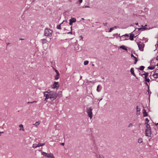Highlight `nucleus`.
I'll return each instance as SVG.
<instances>
[{
  "label": "nucleus",
  "instance_id": "4c0bfd02",
  "mask_svg": "<svg viewBox=\"0 0 158 158\" xmlns=\"http://www.w3.org/2000/svg\"><path fill=\"white\" fill-rule=\"evenodd\" d=\"M71 32H68V34H72V26L71 27Z\"/></svg>",
  "mask_w": 158,
  "mask_h": 158
},
{
  "label": "nucleus",
  "instance_id": "603ef678",
  "mask_svg": "<svg viewBox=\"0 0 158 158\" xmlns=\"http://www.w3.org/2000/svg\"><path fill=\"white\" fill-rule=\"evenodd\" d=\"M102 98H101V99L99 101H101V100H102Z\"/></svg>",
  "mask_w": 158,
  "mask_h": 158
},
{
  "label": "nucleus",
  "instance_id": "37998d69",
  "mask_svg": "<svg viewBox=\"0 0 158 158\" xmlns=\"http://www.w3.org/2000/svg\"><path fill=\"white\" fill-rule=\"evenodd\" d=\"M145 84H146V85H147L148 86V87H149L148 85V84H147V82L145 83Z\"/></svg>",
  "mask_w": 158,
  "mask_h": 158
},
{
  "label": "nucleus",
  "instance_id": "c9c22d12",
  "mask_svg": "<svg viewBox=\"0 0 158 158\" xmlns=\"http://www.w3.org/2000/svg\"><path fill=\"white\" fill-rule=\"evenodd\" d=\"M97 158H104V157L102 155H99V157H98Z\"/></svg>",
  "mask_w": 158,
  "mask_h": 158
},
{
  "label": "nucleus",
  "instance_id": "a18cd8bd",
  "mask_svg": "<svg viewBox=\"0 0 158 158\" xmlns=\"http://www.w3.org/2000/svg\"><path fill=\"white\" fill-rule=\"evenodd\" d=\"M24 39H22V38H20L19 39V40H24Z\"/></svg>",
  "mask_w": 158,
  "mask_h": 158
},
{
  "label": "nucleus",
  "instance_id": "20e7f679",
  "mask_svg": "<svg viewBox=\"0 0 158 158\" xmlns=\"http://www.w3.org/2000/svg\"><path fill=\"white\" fill-rule=\"evenodd\" d=\"M137 44L139 50L141 51H143L145 45L144 43L141 42H139L137 43Z\"/></svg>",
  "mask_w": 158,
  "mask_h": 158
},
{
  "label": "nucleus",
  "instance_id": "9b49d317",
  "mask_svg": "<svg viewBox=\"0 0 158 158\" xmlns=\"http://www.w3.org/2000/svg\"><path fill=\"white\" fill-rule=\"evenodd\" d=\"M140 109L139 108L138 106H136V114L137 115H139L140 114Z\"/></svg>",
  "mask_w": 158,
  "mask_h": 158
},
{
  "label": "nucleus",
  "instance_id": "6ab92c4d",
  "mask_svg": "<svg viewBox=\"0 0 158 158\" xmlns=\"http://www.w3.org/2000/svg\"><path fill=\"white\" fill-rule=\"evenodd\" d=\"M149 122V120L148 119V118H146L145 119V124L146 125V126H147V125H149L148 124Z\"/></svg>",
  "mask_w": 158,
  "mask_h": 158
},
{
  "label": "nucleus",
  "instance_id": "de8ad7c7",
  "mask_svg": "<svg viewBox=\"0 0 158 158\" xmlns=\"http://www.w3.org/2000/svg\"><path fill=\"white\" fill-rule=\"evenodd\" d=\"M80 37H81V39H83V37H82V36H80Z\"/></svg>",
  "mask_w": 158,
  "mask_h": 158
},
{
  "label": "nucleus",
  "instance_id": "72a5a7b5",
  "mask_svg": "<svg viewBox=\"0 0 158 158\" xmlns=\"http://www.w3.org/2000/svg\"><path fill=\"white\" fill-rule=\"evenodd\" d=\"M113 29H114L113 27H112V28H110V29L109 30V32H111L112 30H113Z\"/></svg>",
  "mask_w": 158,
  "mask_h": 158
},
{
  "label": "nucleus",
  "instance_id": "423d86ee",
  "mask_svg": "<svg viewBox=\"0 0 158 158\" xmlns=\"http://www.w3.org/2000/svg\"><path fill=\"white\" fill-rule=\"evenodd\" d=\"M92 109L91 108H89L87 110L86 112L88 114V116L89 117L90 119H91L92 118Z\"/></svg>",
  "mask_w": 158,
  "mask_h": 158
},
{
  "label": "nucleus",
  "instance_id": "2f4dec72",
  "mask_svg": "<svg viewBox=\"0 0 158 158\" xmlns=\"http://www.w3.org/2000/svg\"><path fill=\"white\" fill-rule=\"evenodd\" d=\"M133 125L132 123H129L128 125V127H131L133 126Z\"/></svg>",
  "mask_w": 158,
  "mask_h": 158
},
{
  "label": "nucleus",
  "instance_id": "a878e982",
  "mask_svg": "<svg viewBox=\"0 0 158 158\" xmlns=\"http://www.w3.org/2000/svg\"><path fill=\"white\" fill-rule=\"evenodd\" d=\"M144 68L145 67L144 66H140L139 69H140V70L142 71L144 69Z\"/></svg>",
  "mask_w": 158,
  "mask_h": 158
},
{
  "label": "nucleus",
  "instance_id": "393cba45",
  "mask_svg": "<svg viewBox=\"0 0 158 158\" xmlns=\"http://www.w3.org/2000/svg\"><path fill=\"white\" fill-rule=\"evenodd\" d=\"M19 127L20 128L19 129V130H21V128L22 127L23 128V125H22V124H20V125H19ZM22 130L23 131H24V130L23 128Z\"/></svg>",
  "mask_w": 158,
  "mask_h": 158
},
{
  "label": "nucleus",
  "instance_id": "6e6552de",
  "mask_svg": "<svg viewBox=\"0 0 158 158\" xmlns=\"http://www.w3.org/2000/svg\"><path fill=\"white\" fill-rule=\"evenodd\" d=\"M152 76L154 78H158V69L155 70Z\"/></svg>",
  "mask_w": 158,
  "mask_h": 158
},
{
  "label": "nucleus",
  "instance_id": "1a4fd4ad",
  "mask_svg": "<svg viewBox=\"0 0 158 158\" xmlns=\"http://www.w3.org/2000/svg\"><path fill=\"white\" fill-rule=\"evenodd\" d=\"M69 24L70 25H72L73 23L75 22L76 21V19L75 18H72L71 19H70L69 20Z\"/></svg>",
  "mask_w": 158,
  "mask_h": 158
},
{
  "label": "nucleus",
  "instance_id": "f3484780",
  "mask_svg": "<svg viewBox=\"0 0 158 158\" xmlns=\"http://www.w3.org/2000/svg\"><path fill=\"white\" fill-rule=\"evenodd\" d=\"M134 35L133 34H131L130 36L129 39L131 40H134Z\"/></svg>",
  "mask_w": 158,
  "mask_h": 158
},
{
  "label": "nucleus",
  "instance_id": "8fccbe9b",
  "mask_svg": "<svg viewBox=\"0 0 158 158\" xmlns=\"http://www.w3.org/2000/svg\"><path fill=\"white\" fill-rule=\"evenodd\" d=\"M135 24L136 25H138V23H135Z\"/></svg>",
  "mask_w": 158,
  "mask_h": 158
},
{
  "label": "nucleus",
  "instance_id": "f8f14e48",
  "mask_svg": "<svg viewBox=\"0 0 158 158\" xmlns=\"http://www.w3.org/2000/svg\"><path fill=\"white\" fill-rule=\"evenodd\" d=\"M143 117H146L148 115V114L146 110L144 109L143 110Z\"/></svg>",
  "mask_w": 158,
  "mask_h": 158
},
{
  "label": "nucleus",
  "instance_id": "473e14b6",
  "mask_svg": "<svg viewBox=\"0 0 158 158\" xmlns=\"http://www.w3.org/2000/svg\"><path fill=\"white\" fill-rule=\"evenodd\" d=\"M62 23H61L60 25H58L57 26V29H61V27H60V25Z\"/></svg>",
  "mask_w": 158,
  "mask_h": 158
},
{
  "label": "nucleus",
  "instance_id": "cd10ccee",
  "mask_svg": "<svg viewBox=\"0 0 158 158\" xmlns=\"http://www.w3.org/2000/svg\"><path fill=\"white\" fill-rule=\"evenodd\" d=\"M32 147L34 148H36L38 147L37 144H33V145H32Z\"/></svg>",
  "mask_w": 158,
  "mask_h": 158
},
{
  "label": "nucleus",
  "instance_id": "9d476101",
  "mask_svg": "<svg viewBox=\"0 0 158 158\" xmlns=\"http://www.w3.org/2000/svg\"><path fill=\"white\" fill-rule=\"evenodd\" d=\"M55 71L56 73V74L55 76V79L56 80H57L59 78V76L60 75V74L58 71L57 70H55Z\"/></svg>",
  "mask_w": 158,
  "mask_h": 158
},
{
  "label": "nucleus",
  "instance_id": "a19ab883",
  "mask_svg": "<svg viewBox=\"0 0 158 158\" xmlns=\"http://www.w3.org/2000/svg\"><path fill=\"white\" fill-rule=\"evenodd\" d=\"M79 2L81 3L82 2V0H79Z\"/></svg>",
  "mask_w": 158,
  "mask_h": 158
},
{
  "label": "nucleus",
  "instance_id": "b1692460",
  "mask_svg": "<svg viewBox=\"0 0 158 158\" xmlns=\"http://www.w3.org/2000/svg\"><path fill=\"white\" fill-rule=\"evenodd\" d=\"M138 30H142V31L145 30L147 29L146 27H142L138 28Z\"/></svg>",
  "mask_w": 158,
  "mask_h": 158
},
{
  "label": "nucleus",
  "instance_id": "4468645a",
  "mask_svg": "<svg viewBox=\"0 0 158 158\" xmlns=\"http://www.w3.org/2000/svg\"><path fill=\"white\" fill-rule=\"evenodd\" d=\"M57 97L58 96L59 98L61 97L62 96V91H59L58 93L57 94Z\"/></svg>",
  "mask_w": 158,
  "mask_h": 158
},
{
  "label": "nucleus",
  "instance_id": "7ed1b4c3",
  "mask_svg": "<svg viewBox=\"0 0 158 158\" xmlns=\"http://www.w3.org/2000/svg\"><path fill=\"white\" fill-rule=\"evenodd\" d=\"M52 31L50 29H46L44 31L45 35L47 36H51Z\"/></svg>",
  "mask_w": 158,
  "mask_h": 158
},
{
  "label": "nucleus",
  "instance_id": "c756f323",
  "mask_svg": "<svg viewBox=\"0 0 158 158\" xmlns=\"http://www.w3.org/2000/svg\"><path fill=\"white\" fill-rule=\"evenodd\" d=\"M89 63V61L88 60H85L84 62V64L85 65H86L88 64Z\"/></svg>",
  "mask_w": 158,
  "mask_h": 158
},
{
  "label": "nucleus",
  "instance_id": "bb28decb",
  "mask_svg": "<svg viewBox=\"0 0 158 158\" xmlns=\"http://www.w3.org/2000/svg\"><path fill=\"white\" fill-rule=\"evenodd\" d=\"M42 40V43L43 44H44L47 42V40L46 39H43Z\"/></svg>",
  "mask_w": 158,
  "mask_h": 158
},
{
  "label": "nucleus",
  "instance_id": "aec40b11",
  "mask_svg": "<svg viewBox=\"0 0 158 158\" xmlns=\"http://www.w3.org/2000/svg\"><path fill=\"white\" fill-rule=\"evenodd\" d=\"M144 75L145 76L144 78L147 77L148 75V73H143V74H142V75Z\"/></svg>",
  "mask_w": 158,
  "mask_h": 158
},
{
  "label": "nucleus",
  "instance_id": "ea45409f",
  "mask_svg": "<svg viewBox=\"0 0 158 158\" xmlns=\"http://www.w3.org/2000/svg\"><path fill=\"white\" fill-rule=\"evenodd\" d=\"M89 7V6H85L84 7H83V8H88V7Z\"/></svg>",
  "mask_w": 158,
  "mask_h": 158
},
{
  "label": "nucleus",
  "instance_id": "e433bc0d",
  "mask_svg": "<svg viewBox=\"0 0 158 158\" xmlns=\"http://www.w3.org/2000/svg\"><path fill=\"white\" fill-rule=\"evenodd\" d=\"M124 37H128L129 35L127 34H126L125 35H123Z\"/></svg>",
  "mask_w": 158,
  "mask_h": 158
},
{
  "label": "nucleus",
  "instance_id": "79ce46f5",
  "mask_svg": "<svg viewBox=\"0 0 158 158\" xmlns=\"http://www.w3.org/2000/svg\"><path fill=\"white\" fill-rule=\"evenodd\" d=\"M103 24L104 25V26H106V25L107 23H103Z\"/></svg>",
  "mask_w": 158,
  "mask_h": 158
},
{
  "label": "nucleus",
  "instance_id": "f03ea898",
  "mask_svg": "<svg viewBox=\"0 0 158 158\" xmlns=\"http://www.w3.org/2000/svg\"><path fill=\"white\" fill-rule=\"evenodd\" d=\"M147 129L145 130V134L146 136L148 137H150L151 136V131L150 126L149 125H147V126H146Z\"/></svg>",
  "mask_w": 158,
  "mask_h": 158
},
{
  "label": "nucleus",
  "instance_id": "5fc2aeb1",
  "mask_svg": "<svg viewBox=\"0 0 158 158\" xmlns=\"http://www.w3.org/2000/svg\"><path fill=\"white\" fill-rule=\"evenodd\" d=\"M157 48H158V44H157Z\"/></svg>",
  "mask_w": 158,
  "mask_h": 158
},
{
  "label": "nucleus",
  "instance_id": "09e8293b",
  "mask_svg": "<svg viewBox=\"0 0 158 158\" xmlns=\"http://www.w3.org/2000/svg\"><path fill=\"white\" fill-rule=\"evenodd\" d=\"M92 66H94V64H92Z\"/></svg>",
  "mask_w": 158,
  "mask_h": 158
},
{
  "label": "nucleus",
  "instance_id": "dca6fc26",
  "mask_svg": "<svg viewBox=\"0 0 158 158\" xmlns=\"http://www.w3.org/2000/svg\"><path fill=\"white\" fill-rule=\"evenodd\" d=\"M119 36L121 37L120 39L121 40H127V39L125 38V37H124L123 35L120 36V34H119Z\"/></svg>",
  "mask_w": 158,
  "mask_h": 158
},
{
  "label": "nucleus",
  "instance_id": "0eeeda50",
  "mask_svg": "<svg viewBox=\"0 0 158 158\" xmlns=\"http://www.w3.org/2000/svg\"><path fill=\"white\" fill-rule=\"evenodd\" d=\"M59 87V83L58 82H54L52 86V88L53 89H57Z\"/></svg>",
  "mask_w": 158,
  "mask_h": 158
},
{
  "label": "nucleus",
  "instance_id": "3c124183",
  "mask_svg": "<svg viewBox=\"0 0 158 158\" xmlns=\"http://www.w3.org/2000/svg\"><path fill=\"white\" fill-rule=\"evenodd\" d=\"M9 44H10V43H7V45H9Z\"/></svg>",
  "mask_w": 158,
  "mask_h": 158
},
{
  "label": "nucleus",
  "instance_id": "4be33fe9",
  "mask_svg": "<svg viewBox=\"0 0 158 158\" xmlns=\"http://www.w3.org/2000/svg\"><path fill=\"white\" fill-rule=\"evenodd\" d=\"M143 142V139L142 138H139L138 140V143H142Z\"/></svg>",
  "mask_w": 158,
  "mask_h": 158
},
{
  "label": "nucleus",
  "instance_id": "13d9d810",
  "mask_svg": "<svg viewBox=\"0 0 158 158\" xmlns=\"http://www.w3.org/2000/svg\"><path fill=\"white\" fill-rule=\"evenodd\" d=\"M147 25H145L144 26H146Z\"/></svg>",
  "mask_w": 158,
  "mask_h": 158
},
{
  "label": "nucleus",
  "instance_id": "39448f33",
  "mask_svg": "<svg viewBox=\"0 0 158 158\" xmlns=\"http://www.w3.org/2000/svg\"><path fill=\"white\" fill-rule=\"evenodd\" d=\"M42 154L44 156L48 158H55L54 156H53L52 153H47L44 152H43L42 153Z\"/></svg>",
  "mask_w": 158,
  "mask_h": 158
},
{
  "label": "nucleus",
  "instance_id": "58836bf2",
  "mask_svg": "<svg viewBox=\"0 0 158 158\" xmlns=\"http://www.w3.org/2000/svg\"><path fill=\"white\" fill-rule=\"evenodd\" d=\"M60 144L62 146H64V143H62Z\"/></svg>",
  "mask_w": 158,
  "mask_h": 158
},
{
  "label": "nucleus",
  "instance_id": "6e6d98bb",
  "mask_svg": "<svg viewBox=\"0 0 158 158\" xmlns=\"http://www.w3.org/2000/svg\"><path fill=\"white\" fill-rule=\"evenodd\" d=\"M27 103H31V102H28Z\"/></svg>",
  "mask_w": 158,
  "mask_h": 158
},
{
  "label": "nucleus",
  "instance_id": "bf43d9fd",
  "mask_svg": "<svg viewBox=\"0 0 158 158\" xmlns=\"http://www.w3.org/2000/svg\"><path fill=\"white\" fill-rule=\"evenodd\" d=\"M142 26V27H143V25H142V26Z\"/></svg>",
  "mask_w": 158,
  "mask_h": 158
},
{
  "label": "nucleus",
  "instance_id": "ddd939ff",
  "mask_svg": "<svg viewBox=\"0 0 158 158\" xmlns=\"http://www.w3.org/2000/svg\"><path fill=\"white\" fill-rule=\"evenodd\" d=\"M131 57H133L134 58V59H135L134 64H136L138 61L137 58L136 57H135V56H134V55H133V54H132L131 55Z\"/></svg>",
  "mask_w": 158,
  "mask_h": 158
},
{
  "label": "nucleus",
  "instance_id": "412c9836",
  "mask_svg": "<svg viewBox=\"0 0 158 158\" xmlns=\"http://www.w3.org/2000/svg\"><path fill=\"white\" fill-rule=\"evenodd\" d=\"M40 124V122L39 121L36 122L35 124L34 125H35L36 127H37L38 125H39Z\"/></svg>",
  "mask_w": 158,
  "mask_h": 158
},
{
  "label": "nucleus",
  "instance_id": "7c9ffc66",
  "mask_svg": "<svg viewBox=\"0 0 158 158\" xmlns=\"http://www.w3.org/2000/svg\"><path fill=\"white\" fill-rule=\"evenodd\" d=\"M145 81L146 82H149L150 81V79L149 78H147V77L145 78Z\"/></svg>",
  "mask_w": 158,
  "mask_h": 158
},
{
  "label": "nucleus",
  "instance_id": "2eb2a0df",
  "mask_svg": "<svg viewBox=\"0 0 158 158\" xmlns=\"http://www.w3.org/2000/svg\"><path fill=\"white\" fill-rule=\"evenodd\" d=\"M130 72L132 74V75L135 77V75L134 72V70L133 68H131V69Z\"/></svg>",
  "mask_w": 158,
  "mask_h": 158
},
{
  "label": "nucleus",
  "instance_id": "5701e85b",
  "mask_svg": "<svg viewBox=\"0 0 158 158\" xmlns=\"http://www.w3.org/2000/svg\"><path fill=\"white\" fill-rule=\"evenodd\" d=\"M44 143H39L38 144H37L38 147H40V146H44Z\"/></svg>",
  "mask_w": 158,
  "mask_h": 158
},
{
  "label": "nucleus",
  "instance_id": "c85d7f7f",
  "mask_svg": "<svg viewBox=\"0 0 158 158\" xmlns=\"http://www.w3.org/2000/svg\"><path fill=\"white\" fill-rule=\"evenodd\" d=\"M155 68L154 66H149L148 67V69L151 70H152Z\"/></svg>",
  "mask_w": 158,
  "mask_h": 158
},
{
  "label": "nucleus",
  "instance_id": "4d7b16f0",
  "mask_svg": "<svg viewBox=\"0 0 158 158\" xmlns=\"http://www.w3.org/2000/svg\"><path fill=\"white\" fill-rule=\"evenodd\" d=\"M157 66H158V63L157 64Z\"/></svg>",
  "mask_w": 158,
  "mask_h": 158
},
{
  "label": "nucleus",
  "instance_id": "49530a36",
  "mask_svg": "<svg viewBox=\"0 0 158 158\" xmlns=\"http://www.w3.org/2000/svg\"><path fill=\"white\" fill-rule=\"evenodd\" d=\"M3 132H0V136L1 135V133H3Z\"/></svg>",
  "mask_w": 158,
  "mask_h": 158
},
{
  "label": "nucleus",
  "instance_id": "f704fd0d",
  "mask_svg": "<svg viewBox=\"0 0 158 158\" xmlns=\"http://www.w3.org/2000/svg\"><path fill=\"white\" fill-rule=\"evenodd\" d=\"M99 85H98L97 87V91L98 92H99L100 90L99 89Z\"/></svg>",
  "mask_w": 158,
  "mask_h": 158
},
{
  "label": "nucleus",
  "instance_id": "864d4df0",
  "mask_svg": "<svg viewBox=\"0 0 158 158\" xmlns=\"http://www.w3.org/2000/svg\"><path fill=\"white\" fill-rule=\"evenodd\" d=\"M81 19L82 20H84V19H83V18H81Z\"/></svg>",
  "mask_w": 158,
  "mask_h": 158
},
{
  "label": "nucleus",
  "instance_id": "f257e3e1",
  "mask_svg": "<svg viewBox=\"0 0 158 158\" xmlns=\"http://www.w3.org/2000/svg\"><path fill=\"white\" fill-rule=\"evenodd\" d=\"M44 96L45 97V100L47 101L48 99H50L52 101L56 99L57 97V95L56 93L53 91L48 92L46 91L44 93Z\"/></svg>",
  "mask_w": 158,
  "mask_h": 158
},
{
  "label": "nucleus",
  "instance_id": "a211bd4d",
  "mask_svg": "<svg viewBox=\"0 0 158 158\" xmlns=\"http://www.w3.org/2000/svg\"><path fill=\"white\" fill-rule=\"evenodd\" d=\"M119 48H122V49L125 50L126 51L127 50V49L126 48V47L124 45L121 46L119 47Z\"/></svg>",
  "mask_w": 158,
  "mask_h": 158
},
{
  "label": "nucleus",
  "instance_id": "c03bdc74",
  "mask_svg": "<svg viewBox=\"0 0 158 158\" xmlns=\"http://www.w3.org/2000/svg\"><path fill=\"white\" fill-rule=\"evenodd\" d=\"M37 102L36 101H34L33 102H31V103H32L33 102Z\"/></svg>",
  "mask_w": 158,
  "mask_h": 158
}]
</instances>
